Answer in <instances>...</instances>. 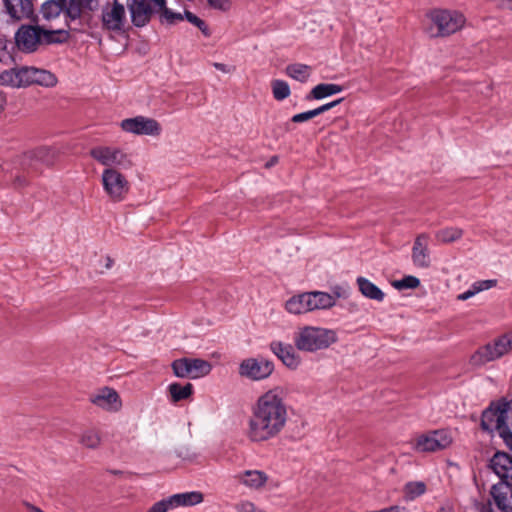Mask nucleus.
<instances>
[{
	"label": "nucleus",
	"instance_id": "nucleus-1",
	"mask_svg": "<svg viewBox=\"0 0 512 512\" xmlns=\"http://www.w3.org/2000/svg\"><path fill=\"white\" fill-rule=\"evenodd\" d=\"M288 417L284 389L274 387L259 396L252 405L246 436L253 443L268 442L282 433Z\"/></svg>",
	"mask_w": 512,
	"mask_h": 512
},
{
	"label": "nucleus",
	"instance_id": "nucleus-2",
	"mask_svg": "<svg viewBox=\"0 0 512 512\" xmlns=\"http://www.w3.org/2000/svg\"><path fill=\"white\" fill-rule=\"evenodd\" d=\"M511 402L506 398L492 401L481 414V429L488 433L497 432L506 446L512 450V432L507 424Z\"/></svg>",
	"mask_w": 512,
	"mask_h": 512
},
{
	"label": "nucleus",
	"instance_id": "nucleus-3",
	"mask_svg": "<svg viewBox=\"0 0 512 512\" xmlns=\"http://www.w3.org/2000/svg\"><path fill=\"white\" fill-rule=\"evenodd\" d=\"M295 347L304 352H316L330 347L337 341V334L332 329L317 326L300 328L293 337Z\"/></svg>",
	"mask_w": 512,
	"mask_h": 512
},
{
	"label": "nucleus",
	"instance_id": "nucleus-4",
	"mask_svg": "<svg viewBox=\"0 0 512 512\" xmlns=\"http://www.w3.org/2000/svg\"><path fill=\"white\" fill-rule=\"evenodd\" d=\"M429 18L436 27V32L431 30V36L444 37L459 31L465 24V17L458 11L434 10L429 13Z\"/></svg>",
	"mask_w": 512,
	"mask_h": 512
},
{
	"label": "nucleus",
	"instance_id": "nucleus-5",
	"mask_svg": "<svg viewBox=\"0 0 512 512\" xmlns=\"http://www.w3.org/2000/svg\"><path fill=\"white\" fill-rule=\"evenodd\" d=\"M101 182L104 191L113 202L123 201L129 192V182L116 168H106L102 172Z\"/></svg>",
	"mask_w": 512,
	"mask_h": 512
},
{
	"label": "nucleus",
	"instance_id": "nucleus-6",
	"mask_svg": "<svg viewBox=\"0 0 512 512\" xmlns=\"http://www.w3.org/2000/svg\"><path fill=\"white\" fill-rule=\"evenodd\" d=\"M512 346V336L505 334L493 344H487L478 349L470 359L473 366H482L506 354Z\"/></svg>",
	"mask_w": 512,
	"mask_h": 512
},
{
	"label": "nucleus",
	"instance_id": "nucleus-7",
	"mask_svg": "<svg viewBox=\"0 0 512 512\" xmlns=\"http://www.w3.org/2000/svg\"><path fill=\"white\" fill-rule=\"evenodd\" d=\"M172 369L177 377L197 379L208 375L212 365L200 358H181L173 361Z\"/></svg>",
	"mask_w": 512,
	"mask_h": 512
},
{
	"label": "nucleus",
	"instance_id": "nucleus-8",
	"mask_svg": "<svg viewBox=\"0 0 512 512\" xmlns=\"http://www.w3.org/2000/svg\"><path fill=\"white\" fill-rule=\"evenodd\" d=\"M90 155L94 160L107 168H127L131 165L127 154L117 147L97 146L90 150Z\"/></svg>",
	"mask_w": 512,
	"mask_h": 512
},
{
	"label": "nucleus",
	"instance_id": "nucleus-9",
	"mask_svg": "<svg viewBox=\"0 0 512 512\" xmlns=\"http://www.w3.org/2000/svg\"><path fill=\"white\" fill-rule=\"evenodd\" d=\"M274 371V363L264 357L247 358L239 366V374L253 381L268 378Z\"/></svg>",
	"mask_w": 512,
	"mask_h": 512
},
{
	"label": "nucleus",
	"instance_id": "nucleus-10",
	"mask_svg": "<svg viewBox=\"0 0 512 512\" xmlns=\"http://www.w3.org/2000/svg\"><path fill=\"white\" fill-rule=\"evenodd\" d=\"M452 438L445 430H434L418 436L413 448L418 452H435L450 446Z\"/></svg>",
	"mask_w": 512,
	"mask_h": 512
},
{
	"label": "nucleus",
	"instance_id": "nucleus-11",
	"mask_svg": "<svg viewBox=\"0 0 512 512\" xmlns=\"http://www.w3.org/2000/svg\"><path fill=\"white\" fill-rule=\"evenodd\" d=\"M120 127L123 131L135 135L159 136L162 132L157 120L141 115L122 120Z\"/></svg>",
	"mask_w": 512,
	"mask_h": 512
},
{
	"label": "nucleus",
	"instance_id": "nucleus-12",
	"mask_svg": "<svg viewBox=\"0 0 512 512\" xmlns=\"http://www.w3.org/2000/svg\"><path fill=\"white\" fill-rule=\"evenodd\" d=\"M101 21L104 29L119 32L123 30L126 23L125 6L118 0L107 2L102 7Z\"/></svg>",
	"mask_w": 512,
	"mask_h": 512
},
{
	"label": "nucleus",
	"instance_id": "nucleus-13",
	"mask_svg": "<svg viewBox=\"0 0 512 512\" xmlns=\"http://www.w3.org/2000/svg\"><path fill=\"white\" fill-rule=\"evenodd\" d=\"M35 68L23 66L0 73V85L26 87L34 84Z\"/></svg>",
	"mask_w": 512,
	"mask_h": 512
},
{
	"label": "nucleus",
	"instance_id": "nucleus-14",
	"mask_svg": "<svg viewBox=\"0 0 512 512\" xmlns=\"http://www.w3.org/2000/svg\"><path fill=\"white\" fill-rule=\"evenodd\" d=\"M41 31L39 26H21L15 35L18 48L24 52H34L41 44Z\"/></svg>",
	"mask_w": 512,
	"mask_h": 512
},
{
	"label": "nucleus",
	"instance_id": "nucleus-15",
	"mask_svg": "<svg viewBox=\"0 0 512 512\" xmlns=\"http://www.w3.org/2000/svg\"><path fill=\"white\" fill-rule=\"evenodd\" d=\"M272 353L291 370H296L301 364V357L295 350V345L281 341H272L269 345Z\"/></svg>",
	"mask_w": 512,
	"mask_h": 512
},
{
	"label": "nucleus",
	"instance_id": "nucleus-16",
	"mask_svg": "<svg viewBox=\"0 0 512 512\" xmlns=\"http://www.w3.org/2000/svg\"><path fill=\"white\" fill-rule=\"evenodd\" d=\"M126 5L130 13L131 22L136 27L146 26L154 12H156L147 0H127Z\"/></svg>",
	"mask_w": 512,
	"mask_h": 512
},
{
	"label": "nucleus",
	"instance_id": "nucleus-17",
	"mask_svg": "<svg viewBox=\"0 0 512 512\" xmlns=\"http://www.w3.org/2000/svg\"><path fill=\"white\" fill-rule=\"evenodd\" d=\"M90 401L97 407L109 412H117L122 407V401L118 392L110 387L100 389L91 396Z\"/></svg>",
	"mask_w": 512,
	"mask_h": 512
},
{
	"label": "nucleus",
	"instance_id": "nucleus-18",
	"mask_svg": "<svg viewBox=\"0 0 512 512\" xmlns=\"http://www.w3.org/2000/svg\"><path fill=\"white\" fill-rule=\"evenodd\" d=\"M430 236L427 233H421L416 236L412 247V262L418 268H428L431 265L429 253Z\"/></svg>",
	"mask_w": 512,
	"mask_h": 512
},
{
	"label": "nucleus",
	"instance_id": "nucleus-19",
	"mask_svg": "<svg viewBox=\"0 0 512 512\" xmlns=\"http://www.w3.org/2000/svg\"><path fill=\"white\" fill-rule=\"evenodd\" d=\"M491 495L497 508L502 512H512V480L499 481L491 489Z\"/></svg>",
	"mask_w": 512,
	"mask_h": 512
},
{
	"label": "nucleus",
	"instance_id": "nucleus-20",
	"mask_svg": "<svg viewBox=\"0 0 512 512\" xmlns=\"http://www.w3.org/2000/svg\"><path fill=\"white\" fill-rule=\"evenodd\" d=\"M7 13L16 20L34 17L32 0H3Z\"/></svg>",
	"mask_w": 512,
	"mask_h": 512
},
{
	"label": "nucleus",
	"instance_id": "nucleus-21",
	"mask_svg": "<svg viewBox=\"0 0 512 512\" xmlns=\"http://www.w3.org/2000/svg\"><path fill=\"white\" fill-rule=\"evenodd\" d=\"M490 468L499 477L500 481L512 480L509 475L512 469V457L505 452H496L490 460Z\"/></svg>",
	"mask_w": 512,
	"mask_h": 512
},
{
	"label": "nucleus",
	"instance_id": "nucleus-22",
	"mask_svg": "<svg viewBox=\"0 0 512 512\" xmlns=\"http://www.w3.org/2000/svg\"><path fill=\"white\" fill-rule=\"evenodd\" d=\"M236 478L239 483L251 490L263 488L269 479L268 475L261 470H246L239 473Z\"/></svg>",
	"mask_w": 512,
	"mask_h": 512
},
{
	"label": "nucleus",
	"instance_id": "nucleus-23",
	"mask_svg": "<svg viewBox=\"0 0 512 512\" xmlns=\"http://www.w3.org/2000/svg\"><path fill=\"white\" fill-rule=\"evenodd\" d=\"M62 8L68 21L78 20L82 15V7L85 6L89 10H93L94 0H61Z\"/></svg>",
	"mask_w": 512,
	"mask_h": 512
},
{
	"label": "nucleus",
	"instance_id": "nucleus-24",
	"mask_svg": "<svg viewBox=\"0 0 512 512\" xmlns=\"http://www.w3.org/2000/svg\"><path fill=\"white\" fill-rule=\"evenodd\" d=\"M307 297L309 298L311 311L329 309L333 307L336 303L335 298L327 292L312 291L308 292Z\"/></svg>",
	"mask_w": 512,
	"mask_h": 512
},
{
	"label": "nucleus",
	"instance_id": "nucleus-25",
	"mask_svg": "<svg viewBox=\"0 0 512 512\" xmlns=\"http://www.w3.org/2000/svg\"><path fill=\"white\" fill-rule=\"evenodd\" d=\"M342 91L343 87L341 85L333 83H320L316 85L308 95H306V100H320L338 94Z\"/></svg>",
	"mask_w": 512,
	"mask_h": 512
},
{
	"label": "nucleus",
	"instance_id": "nucleus-26",
	"mask_svg": "<svg viewBox=\"0 0 512 512\" xmlns=\"http://www.w3.org/2000/svg\"><path fill=\"white\" fill-rule=\"evenodd\" d=\"M308 292L291 297L285 304L286 310L295 315L311 312Z\"/></svg>",
	"mask_w": 512,
	"mask_h": 512
},
{
	"label": "nucleus",
	"instance_id": "nucleus-27",
	"mask_svg": "<svg viewBox=\"0 0 512 512\" xmlns=\"http://www.w3.org/2000/svg\"><path fill=\"white\" fill-rule=\"evenodd\" d=\"M357 285L362 295L365 296L366 298L376 300L379 302L383 301L385 297L384 292L370 280L364 277H358Z\"/></svg>",
	"mask_w": 512,
	"mask_h": 512
},
{
	"label": "nucleus",
	"instance_id": "nucleus-28",
	"mask_svg": "<svg viewBox=\"0 0 512 512\" xmlns=\"http://www.w3.org/2000/svg\"><path fill=\"white\" fill-rule=\"evenodd\" d=\"M171 497L174 508L180 506H194L203 501V494L198 491L174 494Z\"/></svg>",
	"mask_w": 512,
	"mask_h": 512
},
{
	"label": "nucleus",
	"instance_id": "nucleus-29",
	"mask_svg": "<svg viewBox=\"0 0 512 512\" xmlns=\"http://www.w3.org/2000/svg\"><path fill=\"white\" fill-rule=\"evenodd\" d=\"M285 71L289 77L301 83H305L311 75L310 66L301 63L290 64Z\"/></svg>",
	"mask_w": 512,
	"mask_h": 512
},
{
	"label": "nucleus",
	"instance_id": "nucleus-30",
	"mask_svg": "<svg viewBox=\"0 0 512 512\" xmlns=\"http://www.w3.org/2000/svg\"><path fill=\"white\" fill-rule=\"evenodd\" d=\"M426 492V484L422 481L407 482L403 488L404 498L412 501Z\"/></svg>",
	"mask_w": 512,
	"mask_h": 512
},
{
	"label": "nucleus",
	"instance_id": "nucleus-31",
	"mask_svg": "<svg viewBox=\"0 0 512 512\" xmlns=\"http://www.w3.org/2000/svg\"><path fill=\"white\" fill-rule=\"evenodd\" d=\"M62 11L63 8L61 0H48L41 6V14L46 20L55 19Z\"/></svg>",
	"mask_w": 512,
	"mask_h": 512
},
{
	"label": "nucleus",
	"instance_id": "nucleus-32",
	"mask_svg": "<svg viewBox=\"0 0 512 512\" xmlns=\"http://www.w3.org/2000/svg\"><path fill=\"white\" fill-rule=\"evenodd\" d=\"M168 388L173 402L187 399L193 392V386L190 383L184 386L179 383H172Z\"/></svg>",
	"mask_w": 512,
	"mask_h": 512
},
{
	"label": "nucleus",
	"instance_id": "nucleus-33",
	"mask_svg": "<svg viewBox=\"0 0 512 512\" xmlns=\"http://www.w3.org/2000/svg\"><path fill=\"white\" fill-rule=\"evenodd\" d=\"M463 231L457 227H447L436 232L435 237L441 243H451L460 239Z\"/></svg>",
	"mask_w": 512,
	"mask_h": 512
},
{
	"label": "nucleus",
	"instance_id": "nucleus-34",
	"mask_svg": "<svg viewBox=\"0 0 512 512\" xmlns=\"http://www.w3.org/2000/svg\"><path fill=\"white\" fill-rule=\"evenodd\" d=\"M33 156L45 165H53L57 159V151L50 147H41L33 152Z\"/></svg>",
	"mask_w": 512,
	"mask_h": 512
},
{
	"label": "nucleus",
	"instance_id": "nucleus-35",
	"mask_svg": "<svg viewBox=\"0 0 512 512\" xmlns=\"http://www.w3.org/2000/svg\"><path fill=\"white\" fill-rule=\"evenodd\" d=\"M69 34L67 31L59 29L54 31H48L42 29L41 31V43H61L68 38Z\"/></svg>",
	"mask_w": 512,
	"mask_h": 512
},
{
	"label": "nucleus",
	"instance_id": "nucleus-36",
	"mask_svg": "<svg viewBox=\"0 0 512 512\" xmlns=\"http://www.w3.org/2000/svg\"><path fill=\"white\" fill-rule=\"evenodd\" d=\"M57 83L56 76L43 69L35 68L34 84H38L46 87H53Z\"/></svg>",
	"mask_w": 512,
	"mask_h": 512
},
{
	"label": "nucleus",
	"instance_id": "nucleus-37",
	"mask_svg": "<svg viewBox=\"0 0 512 512\" xmlns=\"http://www.w3.org/2000/svg\"><path fill=\"white\" fill-rule=\"evenodd\" d=\"M272 94L277 101H282L289 97L291 91L288 83L284 80H273L271 82Z\"/></svg>",
	"mask_w": 512,
	"mask_h": 512
},
{
	"label": "nucleus",
	"instance_id": "nucleus-38",
	"mask_svg": "<svg viewBox=\"0 0 512 512\" xmlns=\"http://www.w3.org/2000/svg\"><path fill=\"white\" fill-rule=\"evenodd\" d=\"M155 11L161 13V20L168 24H174L176 21L184 19V15L181 13L173 12L166 6V0H164V6L155 5Z\"/></svg>",
	"mask_w": 512,
	"mask_h": 512
},
{
	"label": "nucleus",
	"instance_id": "nucleus-39",
	"mask_svg": "<svg viewBox=\"0 0 512 512\" xmlns=\"http://www.w3.org/2000/svg\"><path fill=\"white\" fill-rule=\"evenodd\" d=\"M100 442L99 433L95 430H86L81 434L80 443L87 448L94 449L99 446Z\"/></svg>",
	"mask_w": 512,
	"mask_h": 512
},
{
	"label": "nucleus",
	"instance_id": "nucleus-40",
	"mask_svg": "<svg viewBox=\"0 0 512 512\" xmlns=\"http://www.w3.org/2000/svg\"><path fill=\"white\" fill-rule=\"evenodd\" d=\"M420 285V280L415 276H405L400 280H396L393 282V287L402 290V289H415Z\"/></svg>",
	"mask_w": 512,
	"mask_h": 512
},
{
	"label": "nucleus",
	"instance_id": "nucleus-41",
	"mask_svg": "<svg viewBox=\"0 0 512 512\" xmlns=\"http://www.w3.org/2000/svg\"><path fill=\"white\" fill-rule=\"evenodd\" d=\"M184 18L188 22H190L191 24H193L196 27H198L205 36H207V37L210 36V31H209L208 26L206 25V23L202 19L197 17L195 14H193L192 12L186 10L184 12Z\"/></svg>",
	"mask_w": 512,
	"mask_h": 512
},
{
	"label": "nucleus",
	"instance_id": "nucleus-42",
	"mask_svg": "<svg viewBox=\"0 0 512 512\" xmlns=\"http://www.w3.org/2000/svg\"><path fill=\"white\" fill-rule=\"evenodd\" d=\"M170 509H174V507L171 497H168L154 503L147 512H167Z\"/></svg>",
	"mask_w": 512,
	"mask_h": 512
},
{
	"label": "nucleus",
	"instance_id": "nucleus-43",
	"mask_svg": "<svg viewBox=\"0 0 512 512\" xmlns=\"http://www.w3.org/2000/svg\"><path fill=\"white\" fill-rule=\"evenodd\" d=\"M318 116L317 112H316V109H313V110H309V111H306V112H302V113H298V114H295L292 118H291V121L294 122V123H302V122H306L314 117Z\"/></svg>",
	"mask_w": 512,
	"mask_h": 512
},
{
	"label": "nucleus",
	"instance_id": "nucleus-44",
	"mask_svg": "<svg viewBox=\"0 0 512 512\" xmlns=\"http://www.w3.org/2000/svg\"><path fill=\"white\" fill-rule=\"evenodd\" d=\"M496 283H497L496 280H480V281L473 283L472 286L474 288V292H476L478 294L484 290H488V289L494 287L496 285Z\"/></svg>",
	"mask_w": 512,
	"mask_h": 512
},
{
	"label": "nucleus",
	"instance_id": "nucleus-45",
	"mask_svg": "<svg viewBox=\"0 0 512 512\" xmlns=\"http://www.w3.org/2000/svg\"><path fill=\"white\" fill-rule=\"evenodd\" d=\"M235 510L237 512H256V506L254 503L248 500H242L235 504Z\"/></svg>",
	"mask_w": 512,
	"mask_h": 512
},
{
	"label": "nucleus",
	"instance_id": "nucleus-46",
	"mask_svg": "<svg viewBox=\"0 0 512 512\" xmlns=\"http://www.w3.org/2000/svg\"><path fill=\"white\" fill-rule=\"evenodd\" d=\"M342 101H343V98H339V99L334 100V101H332V102H329V103H326V104H324V105H321V106H319V107L315 108V109H316V112H317V114H318V115H320V114H322V113H324V112H326V111H328V110L332 109L333 107L337 106V105H338V104H340Z\"/></svg>",
	"mask_w": 512,
	"mask_h": 512
},
{
	"label": "nucleus",
	"instance_id": "nucleus-47",
	"mask_svg": "<svg viewBox=\"0 0 512 512\" xmlns=\"http://www.w3.org/2000/svg\"><path fill=\"white\" fill-rule=\"evenodd\" d=\"M207 2L214 9L226 10L229 7L228 0H207Z\"/></svg>",
	"mask_w": 512,
	"mask_h": 512
},
{
	"label": "nucleus",
	"instance_id": "nucleus-48",
	"mask_svg": "<svg viewBox=\"0 0 512 512\" xmlns=\"http://www.w3.org/2000/svg\"><path fill=\"white\" fill-rule=\"evenodd\" d=\"M476 294H477V293H476V292H474V288H473V286L471 285V287H470L467 291H465V292H463V293L459 294V295L457 296V299H458V300H460V301H465V300H467V299H469V298L473 297V296H474V295H476Z\"/></svg>",
	"mask_w": 512,
	"mask_h": 512
},
{
	"label": "nucleus",
	"instance_id": "nucleus-49",
	"mask_svg": "<svg viewBox=\"0 0 512 512\" xmlns=\"http://www.w3.org/2000/svg\"><path fill=\"white\" fill-rule=\"evenodd\" d=\"M213 66L215 67V69H217L223 73H230L231 71H233L232 67H230L226 64H223V63L215 62V63H213Z\"/></svg>",
	"mask_w": 512,
	"mask_h": 512
},
{
	"label": "nucleus",
	"instance_id": "nucleus-50",
	"mask_svg": "<svg viewBox=\"0 0 512 512\" xmlns=\"http://www.w3.org/2000/svg\"><path fill=\"white\" fill-rule=\"evenodd\" d=\"M7 98L4 93H0V113L5 109Z\"/></svg>",
	"mask_w": 512,
	"mask_h": 512
},
{
	"label": "nucleus",
	"instance_id": "nucleus-51",
	"mask_svg": "<svg viewBox=\"0 0 512 512\" xmlns=\"http://www.w3.org/2000/svg\"><path fill=\"white\" fill-rule=\"evenodd\" d=\"M25 505L30 512H43L39 507H36L30 503H26Z\"/></svg>",
	"mask_w": 512,
	"mask_h": 512
},
{
	"label": "nucleus",
	"instance_id": "nucleus-52",
	"mask_svg": "<svg viewBox=\"0 0 512 512\" xmlns=\"http://www.w3.org/2000/svg\"><path fill=\"white\" fill-rule=\"evenodd\" d=\"M26 184V180L21 177H16L15 179V185L16 186H24Z\"/></svg>",
	"mask_w": 512,
	"mask_h": 512
},
{
	"label": "nucleus",
	"instance_id": "nucleus-53",
	"mask_svg": "<svg viewBox=\"0 0 512 512\" xmlns=\"http://www.w3.org/2000/svg\"><path fill=\"white\" fill-rule=\"evenodd\" d=\"M150 1L154 3V6L155 5L164 6V0H150Z\"/></svg>",
	"mask_w": 512,
	"mask_h": 512
},
{
	"label": "nucleus",
	"instance_id": "nucleus-54",
	"mask_svg": "<svg viewBox=\"0 0 512 512\" xmlns=\"http://www.w3.org/2000/svg\"><path fill=\"white\" fill-rule=\"evenodd\" d=\"M481 512H494L490 506H484Z\"/></svg>",
	"mask_w": 512,
	"mask_h": 512
},
{
	"label": "nucleus",
	"instance_id": "nucleus-55",
	"mask_svg": "<svg viewBox=\"0 0 512 512\" xmlns=\"http://www.w3.org/2000/svg\"><path fill=\"white\" fill-rule=\"evenodd\" d=\"M275 161H276V158L272 159L271 164H274Z\"/></svg>",
	"mask_w": 512,
	"mask_h": 512
},
{
	"label": "nucleus",
	"instance_id": "nucleus-56",
	"mask_svg": "<svg viewBox=\"0 0 512 512\" xmlns=\"http://www.w3.org/2000/svg\"><path fill=\"white\" fill-rule=\"evenodd\" d=\"M275 161H276V158L272 159L271 164H274Z\"/></svg>",
	"mask_w": 512,
	"mask_h": 512
}]
</instances>
